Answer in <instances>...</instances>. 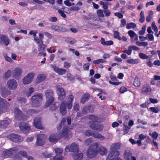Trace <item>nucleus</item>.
<instances>
[{"label": "nucleus", "mask_w": 160, "mask_h": 160, "mask_svg": "<svg viewBox=\"0 0 160 160\" xmlns=\"http://www.w3.org/2000/svg\"><path fill=\"white\" fill-rule=\"evenodd\" d=\"M88 109V107H85L83 108L82 110V113H81L80 112H78L77 113V116L78 117H80L82 115V114H86V113Z\"/></svg>", "instance_id": "45"}, {"label": "nucleus", "mask_w": 160, "mask_h": 160, "mask_svg": "<svg viewBox=\"0 0 160 160\" xmlns=\"http://www.w3.org/2000/svg\"><path fill=\"white\" fill-rule=\"evenodd\" d=\"M158 136V133L156 132H154L152 133V137L155 139L156 140Z\"/></svg>", "instance_id": "64"}, {"label": "nucleus", "mask_w": 160, "mask_h": 160, "mask_svg": "<svg viewBox=\"0 0 160 160\" xmlns=\"http://www.w3.org/2000/svg\"><path fill=\"white\" fill-rule=\"evenodd\" d=\"M51 66L54 71L60 75L63 74L66 71L65 69L59 68L54 65H51Z\"/></svg>", "instance_id": "17"}, {"label": "nucleus", "mask_w": 160, "mask_h": 160, "mask_svg": "<svg viewBox=\"0 0 160 160\" xmlns=\"http://www.w3.org/2000/svg\"><path fill=\"white\" fill-rule=\"evenodd\" d=\"M9 42V40L8 37L3 35L1 36V43L4 44L5 46L8 45Z\"/></svg>", "instance_id": "26"}, {"label": "nucleus", "mask_w": 160, "mask_h": 160, "mask_svg": "<svg viewBox=\"0 0 160 160\" xmlns=\"http://www.w3.org/2000/svg\"><path fill=\"white\" fill-rule=\"evenodd\" d=\"M123 52L127 53L128 55H131L132 53V50L130 46L128 47V49L125 48L123 51Z\"/></svg>", "instance_id": "43"}, {"label": "nucleus", "mask_w": 160, "mask_h": 160, "mask_svg": "<svg viewBox=\"0 0 160 160\" xmlns=\"http://www.w3.org/2000/svg\"><path fill=\"white\" fill-rule=\"evenodd\" d=\"M79 109V105L77 103H75L74 104L73 110L75 111H77Z\"/></svg>", "instance_id": "59"}, {"label": "nucleus", "mask_w": 160, "mask_h": 160, "mask_svg": "<svg viewBox=\"0 0 160 160\" xmlns=\"http://www.w3.org/2000/svg\"><path fill=\"white\" fill-rule=\"evenodd\" d=\"M16 150L17 151V148L14 147L10 149L4 151L2 152V157L4 158H7L10 155L15 153Z\"/></svg>", "instance_id": "16"}, {"label": "nucleus", "mask_w": 160, "mask_h": 160, "mask_svg": "<svg viewBox=\"0 0 160 160\" xmlns=\"http://www.w3.org/2000/svg\"><path fill=\"white\" fill-rule=\"evenodd\" d=\"M72 135L71 132L67 128H63L61 132L51 134L48 140L50 142L53 143L59 140L62 137H64L65 139H68L71 138Z\"/></svg>", "instance_id": "1"}, {"label": "nucleus", "mask_w": 160, "mask_h": 160, "mask_svg": "<svg viewBox=\"0 0 160 160\" xmlns=\"http://www.w3.org/2000/svg\"><path fill=\"white\" fill-rule=\"evenodd\" d=\"M92 142V140L90 138L87 139L85 141L84 144L88 146Z\"/></svg>", "instance_id": "56"}, {"label": "nucleus", "mask_w": 160, "mask_h": 160, "mask_svg": "<svg viewBox=\"0 0 160 160\" xmlns=\"http://www.w3.org/2000/svg\"><path fill=\"white\" fill-rule=\"evenodd\" d=\"M8 138L14 142H18L20 140V136L15 134H11L9 135L8 136Z\"/></svg>", "instance_id": "23"}, {"label": "nucleus", "mask_w": 160, "mask_h": 160, "mask_svg": "<svg viewBox=\"0 0 160 160\" xmlns=\"http://www.w3.org/2000/svg\"><path fill=\"white\" fill-rule=\"evenodd\" d=\"M51 28L56 31H60L62 30V28L56 25H52Z\"/></svg>", "instance_id": "46"}, {"label": "nucleus", "mask_w": 160, "mask_h": 160, "mask_svg": "<svg viewBox=\"0 0 160 160\" xmlns=\"http://www.w3.org/2000/svg\"><path fill=\"white\" fill-rule=\"evenodd\" d=\"M46 77V75L44 74H40L38 75L37 78V82L39 83L44 81Z\"/></svg>", "instance_id": "28"}, {"label": "nucleus", "mask_w": 160, "mask_h": 160, "mask_svg": "<svg viewBox=\"0 0 160 160\" xmlns=\"http://www.w3.org/2000/svg\"><path fill=\"white\" fill-rule=\"evenodd\" d=\"M149 101L152 103H157L158 102V100L156 98H150Z\"/></svg>", "instance_id": "62"}, {"label": "nucleus", "mask_w": 160, "mask_h": 160, "mask_svg": "<svg viewBox=\"0 0 160 160\" xmlns=\"http://www.w3.org/2000/svg\"><path fill=\"white\" fill-rule=\"evenodd\" d=\"M128 33L131 38V42H132L138 40V36L134 31L130 30Z\"/></svg>", "instance_id": "22"}, {"label": "nucleus", "mask_w": 160, "mask_h": 160, "mask_svg": "<svg viewBox=\"0 0 160 160\" xmlns=\"http://www.w3.org/2000/svg\"><path fill=\"white\" fill-rule=\"evenodd\" d=\"M97 90L99 92V93L98 94V96L99 97V98L101 99V100H103L104 98V97L103 96V95L106 94V93L101 89H98Z\"/></svg>", "instance_id": "32"}, {"label": "nucleus", "mask_w": 160, "mask_h": 160, "mask_svg": "<svg viewBox=\"0 0 160 160\" xmlns=\"http://www.w3.org/2000/svg\"><path fill=\"white\" fill-rule=\"evenodd\" d=\"M83 156V154L80 153L73 155V157L75 160H80L82 158Z\"/></svg>", "instance_id": "34"}, {"label": "nucleus", "mask_w": 160, "mask_h": 160, "mask_svg": "<svg viewBox=\"0 0 160 160\" xmlns=\"http://www.w3.org/2000/svg\"><path fill=\"white\" fill-rule=\"evenodd\" d=\"M35 76L34 72H31L27 74L22 79V82L24 84L30 83Z\"/></svg>", "instance_id": "9"}, {"label": "nucleus", "mask_w": 160, "mask_h": 160, "mask_svg": "<svg viewBox=\"0 0 160 160\" xmlns=\"http://www.w3.org/2000/svg\"><path fill=\"white\" fill-rule=\"evenodd\" d=\"M124 158L125 160H136L134 156H132L129 150H126L124 152Z\"/></svg>", "instance_id": "15"}, {"label": "nucleus", "mask_w": 160, "mask_h": 160, "mask_svg": "<svg viewBox=\"0 0 160 160\" xmlns=\"http://www.w3.org/2000/svg\"><path fill=\"white\" fill-rule=\"evenodd\" d=\"M153 33H149L147 34V36L150 41H153L154 40V38L153 35Z\"/></svg>", "instance_id": "60"}, {"label": "nucleus", "mask_w": 160, "mask_h": 160, "mask_svg": "<svg viewBox=\"0 0 160 160\" xmlns=\"http://www.w3.org/2000/svg\"><path fill=\"white\" fill-rule=\"evenodd\" d=\"M140 18L139 19V21L142 23L144 22L145 21V17L144 12L143 11H141L140 13Z\"/></svg>", "instance_id": "44"}, {"label": "nucleus", "mask_w": 160, "mask_h": 160, "mask_svg": "<svg viewBox=\"0 0 160 160\" xmlns=\"http://www.w3.org/2000/svg\"><path fill=\"white\" fill-rule=\"evenodd\" d=\"M10 104L0 97V108L3 112H5L9 106Z\"/></svg>", "instance_id": "12"}, {"label": "nucleus", "mask_w": 160, "mask_h": 160, "mask_svg": "<svg viewBox=\"0 0 160 160\" xmlns=\"http://www.w3.org/2000/svg\"><path fill=\"white\" fill-rule=\"evenodd\" d=\"M22 73V71L21 69L16 68L13 71V73L14 76L16 78H18L21 76Z\"/></svg>", "instance_id": "27"}, {"label": "nucleus", "mask_w": 160, "mask_h": 160, "mask_svg": "<svg viewBox=\"0 0 160 160\" xmlns=\"http://www.w3.org/2000/svg\"><path fill=\"white\" fill-rule=\"evenodd\" d=\"M74 97L72 94H70L65 100L62 101L60 106V112L62 115H65L67 113V108L70 109L72 107V103Z\"/></svg>", "instance_id": "2"}, {"label": "nucleus", "mask_w": 160, "mask_h": 160, "mask_svg": "<svg viewBox=\"0 0 160 160\" xmlns=\"http://www.w3.org/2000/svg\"><path fill=\"white\" fill-rule=\"evenodd\" d=\"M58 12L62 17L63 18L66 17V14L64 13L63 11L61 9H59L58 11Z\"/></svg>", "instance_id": "53"}, {"label": "nucleus", "mask_w": 160, "mask_h": 160, "mask_svg": "<svg viewBox=\"0 0 160 160\" xmlns=\"http://www.w3.org/2000/svg\"><path fill=\"white\" fill-rule=\"evenodd\" d=\"M14 113L15 118L18 120L24 119L23 118L22 113L21 111H20L17 108H15L14 110Z\"/></svg>", "instance_id": "20"}, {"label": "nucleus", "mask_w": 160, "mask_h": 160, "mask_svg": "<svg viewBox=\"0 0 160 160\" xmlns=\"http://www.w3.org/2000/svg\"><path fill=\"white\" fill-rule=\"evenodd\" d=\"M139 57L142 59H147L149 58H151V56H147L145 54L142 52H140L139 54Z\"/></svg>", "instance_id": "40"}, {"label": "nucleus", "mask_w": 160, "mask_h": 160, "mask_svg": "<svg viewBox=\"0 0 160 160\" xmlns=\"http://www.w3.org/2000/svg\"><path fill=\"white\" fill-rule=\"evenodd\" d=\"M11 70H9L4 75V77L5 78H8L11 75Z\"/></svg>", "instance_id": "52"}, {"label": "nucleus", "mask_w": 160, "mask_h": 160, "mask_svg": "<svg viewBox=\"0 0 160 160\" xmlns=\"http://www.w3.org/2000/svg\"><path fill=\"white\" fill-rule=\"evenodd\" d=\"M65 150L66 152H78L79 151L78 146L77 144L73 143L70 146L69 145L67 146L65 148Z\"/></svg>", "instance_id": "8"}, {"label": "nucleus", "mask_w": 160, "mask_h": 160, "mask_svg": "<svg viewBox=\"0 0 160 160\" xmlns=\"http://www.w3.org/2000/svg\"><path fill=\"white\" fill-rule=\"evenodd\" d=\"M114 37L116 38H117L119 40H121V38L119 35V33L117 31H115L114 33Z\"/></svg>", "instance_id": "55"}, {"label": "nucleus", "mask_w": 160, "mask_h": 160, "mask_svg": "<svg viewBox=\"0 0 160 160\" xmlns=\"http://www.w3.org/2000/svg\"><path fill=\"white\" fill-rule=\"evenodd\" d=\"M103 11L102 10L98 9L97 10V13L98 17L101 18L104 17V15L103 13Z\"/></svg>", "instance_id": "48"}, {"label": "nucleus", "mask_w": 160, "mask_h": 160, "mask_svg": "<svg viewBox=\"0 0 160 160\" xmlns=\"http://www.w3.org/2000/svg\"><path fill=\"white\" fill-rule=\"evenodd\" d=\"M46 138L45 136L43 134L38 135L36 144L37 145L41 146L43 145L45 143V140Z\"/></svg>", "instance_id": "10"}, {"label": "nucleus", "mask_w": 160, "mask_h": 160, "mask_svg": "<svg viewBox=\"0 0 160 160\" xmlns=\"http://www.w3.org/2000/svg\"><path fill=\"white\" fill-rule=\"evenodd\" d=\"M99 144V143L96 142L89 147L87 152V156L88 158H92L96 156L98 150V146Z\"/></svg>", "instance_id": "5"}, {"label": "nucleus", "mask_w": 160, "mask_h": 160, "mask_svg": "<svg viewBox=\"0 0 160 160\" xmlns=\"http://www.w3.org/2000/svg\"><path fill=\"white\" fill-rule=\"evenodd\" d=\"M26 152L24 151H21L17 153L14 156L13 160H22L23 157H26Z\"/></svg>", "instance_id": "18"}, {"label": "nucleus", "mask_w": 160, "mask_h": 160, "mask_svg": "<svg viewBox=\"0 0 160 160\" xmlns=\"http://www.w3.org/2000/svg\"><path fill=\"white\" fill-rule=\"evenodd\" d=\"M152 28L156 33L158 32V29L157 26L155 25V22H153L152 24Z\"/></svg>", "instance_id": "49"}, {"label": "nucleus", "mask_w": 160, "mask_h": 160, "mask_svg": "<svg viewBox=\"0 0 160 160\" xmlns=\"http://www.w3.org/2000/svg\"><path fill=\"white\" fill-rule=\"evenodd\" d=\"M150 109L153 112L155 113H157L159 111L158 109L157 108L151 107L150 108Z\"/></svg>", "instance_id": "61"}, {"label": "nucleus", "mask_w": 160, "mask_h": 160, "mask_svg": "<svg viewBox=\"0 0 160 160\" xmlns=\"http://www.w3.org/2000/svg\"><path fill=\"white\" fill-rule=\"evenodd\" d=\"M9 124L8 121L3 120L0 122V127L3 128L6 127Z\"/></svg>", "instance_id": "41"}, {"label": "nucleus", "mask_w": 160, "mask_h": 160, "mask_svg": "<svg viewBox=\"0 0 160 160\" xmlns=\"http://www.w3.org/2000/svg\"><path fill=\"white\" fill-rule=\"evenodd\" d=\"M41 121V119L40 118H36L34 120L33 124L36 128L40 129H43L44 128V127L42 125Z\"/></svg>", "instance_id": "14"}, {"label": "nucleus", "mask_w": 160, "mask_h": 160, "mask_svg": "<svg viewBox=\"0 0 160 160\" xmlns=\"http://www.w3.org/2000/svg\"><path fill=\"white\" fill-rule=\"evenodd\" d=\"M34 91V89L33 88H30L25 92V95L28 97H29L31 94Z\"/></svg>", "instance_id": "33"}, {"label": "nucleus", "mask_w": 160, "mask_h": 160, "mask_svg": "<svg viewBox=\"0 0 160 160\" xmlns=\"http://www.w3.org/2000/svg\"><path fill=\"white\" fill-rule=\"evenodd\" d=\"M66 122L65 119L64 118H62V121H61V123L59 125L57 128L58 130H60L61 129L62 126L64 125V122Z\"/></svg>", "instance_id": "50"}, {"label": "nucleus", "mask_w": 160, "mask_h": 160, "mask_svg": "<svg viewBox=\"0 0 160 160\" xmlns=\"http://www.w3.org/2000/svg\"><path fill=\"white\" fill-rule=\"evenodd\" d=\"M136 44L137 45L139 46H143L144 47L147 46L148 45V42H140L137 41L136 42Z\"/></svg>", "instance_id": "47"}, {"label": "nucleus", "mask_w": 160, "mask_h": 160, "mask_svg": "<svg viewBox=\"0 0 160 160\" xmlns=\"http://www.w3.org/2000/svg\"><path fill=\"white\" fill-rule=\"evenodd\" d=\"M89 119L91 120L90 121V125L92 124H94L95 123L96 121L98 120V118L97 117H95L94 116L90 115L89 117Z\"/></svg>", "instance_id": "30"}, {"label": "nucleus", "mask_w": 160, "mask_h": 160, "mask_svg": "<svg viewBox=\"0 0 160 160\" xmlns=\"http://www.w3.org/2000/svg\"><path fill=\"white\" fill-rule=\"evenodd\" d=\"M120 145L119 143H117L111 145L110 152L106 160H114L118 157L120 153L117 149L119 148Z\"/></svg>", "instance_id": "4"}, {"label": "nucleus", "mask_w": 160, "mask_h": 160, "mask_svg": "<svg viewBox=\"0 0 160 160\" xmlns=\"http://www.w3.org/2000/svg\"><path fill=\"white\" fill-rule=\"evenodd\" d=\"M89 97V95L88 94H85L82 97L80 101V102L82 103H84L87 101Z\"/></svg>", "instance_id": "38"}, {"label": "nucleus", "mask_w": 160, "mask_h": 160, "mask_svg": "<svg viewBox=\"0 0 160 160\" xmlns=\"http://www.w3.org/2000/svg\"><path fill=\"white\" fill-rule=\"evenodd\" d=\"M64 4L68 6H71L72 5H74V3L72 4L70 2L69 0H66L64 1Z\"/></svg>", "instance_id": "58"}, {"label": "nucleus", "mask_w": 160, "mask_h": 160, "mask_svg": "<svg viewBox=\"0 0 160 160\" xmlns=\"http://www.w3.org/2000/svg\"><path fill=\"white\" fill-rule=\"evenodd\" d=\"M94 133L92 131L89 130H87L85 132V135L86 136H93V135Z\"/></svg>", "instance_id": "51"}, {"label": "nucleus", "mask_w": 160, "mask_h": 160, "mask_svg": "<svg viewBox=\"0 0 160 160\" xmlns=\"http://www.w3.org/2000/svg\"><path fill=\"white\" fill-rule=\"evenodd\" d=\"M140 79L138 77H136L134 79L133 84L135 87H139L140 85Z\"/></svg>", "instance_id": "39"}, {"label": "nucleus", "mask_w": 160, "mask_h": 160, "mask_svg": "<svg viewBox=\"0 0 160 160\" xmlns=\"http://www.w3.org/2000/svg\"><path fill=\"white\" fill-rule=\"evenodd\" d=\"M7 85L10 89L14 90L16 88L18 83L17 81L14 79H11L7 82Z\"/></svg>", "instance_id": "11"}, {"label": "nucleus", "mask_w": 160, "mask_h": 160, "mask_svg": "<svg viewBox=\"0 0 160 160\" xmlns=\"http://www.w3.org/2000/svg\"><path fill=\"white\" fill-rule=\"evenodd\" d=\"M106 62V61L102 59H98L96 60H94L92 62L95 64H99L100 63H104Z\"/></svg>", "instance_id": "42"}, {"label": "nucleus", "mask_w": 160, "mask_h": 160, "mask_svg": "<svg viewBox=\"0 0 160 160\" xmlns=\"http://www.w3.org/2000/svg\"><path fill=\"white\" fill-rule=\"evenodd\" d=\"M39 38L37 37L34 38V41L38 46L43 43L42 40L43 38V36L42 33H39Z\"/></svg>", "instance_id": "24"}, {"label": "nucleus", "mask_w": 160, "mask_h": 160, "mask_svg": "<svg viewBox=\"0 0 160 160\" xmlns=\"http://www.w3.org/2000/svg\"><path fill=\"white\" fill-rule=\"evenodd\" d=\"M5 60L8 61L9 62L11 63H13V61L12 59L9 57L7 56V55H5L4 56Z\"/></svg>", "instance_id": "57"}, {"label": "nucleus", "mask_w": 160, "mask_h": 160, "mask_svg": "<svg viewBox=\"0 0 160 160\" xmlns=\"http://www.w3.org/2000/svg\"><path fill=\"white\" fill-rule=\"evenodd\" d=\"M136 26V24L133 22L128 23L127 24L126 28L128 29H133Z\"/></svg>", "instance_id": "37"}, {"label": "nucleus", "mask_w": 160, "mask_h": 160, "mask_svg": "<svg viewBox=\"0 0 160 160\" xmlns=\"http://www.w3.org/2000/svg\"><path fill=\"white\" fill-rule=\"evenodd\" d=\"M100 144L98 146V150H97V152H99L101 155H104L107 153V149L103 147H99Z\"/></svg>", "instance_id": "29"}, {"label": "nucleus", "mask_w": 160, "mask_h": 160, "mask_svg": "<svg viewBox=\"0 0 160 160\" xmlns=\"http://www.w3.org/2000/svg\"><path fill=\"white\" fill-rule=\"evenodd\" d=\"M90 127L94 130L98 131L102 130L103 129V126L102 125H98L96 124H91L90 125Z\"/></svg>", "instance_id": "25"}, {"label": "nucleus", "mask_w": 160, "mask_h": 160, "mask_svg": "<svg viewBox=\"0 0 160 160\" xmlns=\"http://www.w3.org/2000/svg\"><path fill=\"white\" fill-rule=\"evenodd\" d=\"M19 128L21 130L23 131L25 133L28 132L30 130V127L28 124L24 122L21 123L19 126Z\"/></svg>", "instance_id": "21"}, {"label": "nucleus", "mask_w": 160, "mask_h": 160, "mask_svg": "<svg viewBox=\"0 0 160 160\" xmlns=\"http://www.w3.org/2000/svg\"><path fill=\"white\" fill-rule=\"evenodd\" d=\"M56 88L58 96V99L60 100L64 99L66 95L64 89L59 85H57Z\"/></svg>", "instance_id": "7"}, {"label": "nucleus", "mask_w": 160, "mask_h": 160, "mask_svg": "<svg viewBox=\"0 0 160 160\" xmlns=\"http://www.w3.org/2000/svg\"><path fill=\"white\" fill-rule=\"evenodd\" d=\"M53 92L51 90H47L45 93V95L46 97V102L45 106L47 107L49 106L50 109L52 111L56 110L58 108V105H56L57 103L52 104L54 101V98L52 97Z\"/></svg>", "instance_id": "3"}, {"label": "nucleus", "mask_w": 160, "mask_h": 160, "mask_svg": "<svg viewBox=\"0 0 160 160\" xmlns=\"http://www.w3.org/2000/svg\"><path fill=\"white\" fill-rule=\"evenodd\" d=\"M146 27L145 26H143L142 28V29L139 31V34L140 35H143L145 32L146 31Z\"/></svg>", "instance_id": "54"}, {"label": "nucleus", "mask_w": 160, "mask_h": 160, "mask_svg": "<svg viewBox=\"0 0 160 160\" xmlns=\"http://www.w3.org/2000/svg\"><path fill=\"white\" fill-rule=\"evenodd\" d=\"M114 15L115 16L118 17L119 18H122L123 17V15L120 13L118 12L114 13Z\"/></svg>", "instance_id": "63"}, {"label": "nucleus", "mask_w": 160, "mask_h": 160, "mask_svg": "<svg viewBox=\"0 0 160 160\" xmlns=\"http://www.w3.org/2000/svg\"><path fill=\"white\" fill-rule=\"evenodd\" d=\"M151 91V86L147 84H145L143 85L141 93L143 94H147L149 92Z\"/></svg>", "instance_id": "19"}, {"label": "nucleus", "mask_w": 160, "mask_h": 160, "mask_svg": "<svg viewBox=\"0 0 160 160\" xmlns=\"http://www.w3.org/2000/svg\"><path fill=\"white\" fill-rule=\"evenodd\" d=\"M55 152L56 155L53 158V160H60L63 158L61 154L63 152V149L60 148H56L55 149Z\"/></svg>", "instance_id": "13"}, {"label": "nucleus", "mask_w": 160, "mask_h": 160, "mask_svg": "<svg viewBox=\"0 0 160 160\" xmlns=\"http://www.w3.org/2000/svg\"><path fill=\"white\" fill-rule=\"evenodd\" d=\"M93 136L95 138H98L101 140H103L105 138L103 136H102L101 134L97 132L94 133Z\"/></svg>", "instance_id": "35"}, {"label": "nucleus", "mask_w": 160, "mask_h": 160, "mask_svg": "<svg viewBox=\"0 0 160 160\" xmlns=\"http://www.w3.org/2000/svg\"><path fill=\"white\" fill-rule=\"evenodd\" d=\"M42 96L41 93H37L32 98V105L33 107H38L41 105Z\"/></svg>", "instance_id": "6"}, {"label": "nucleus", "mask_w": 160, "mask_h": 160, "mask_svg": "<svg viewBox=\"0 0 160 160\" xmlns=\"http://www.w3.org/2000/svg\"><path fill=\"white\" fill-rule=\"evenodd\" d=\"M127 62L128 63L132 64H137L140 62V61L137 59H128L127 60Z\"/></svg>", "instance_id": "31"}, {"label": "nucleus", "mask_w": 160, "mask_h": 160, "mask_svg": "<svg viewBox=\"0 0 160 160\" xmlns=\"http://www.w3.org/2000/svg\"><path fill=\"white\" fill-rule=\"evenodd\" d=\"M65 41L66 42L70 44H72L75 43L76 41L75 39L71 38H66Z\"/></svg>", "instance_id": "36"}]
</instances>
